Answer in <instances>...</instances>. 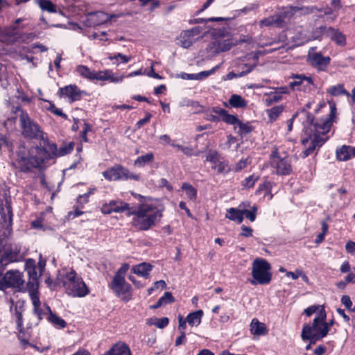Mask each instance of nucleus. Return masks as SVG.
<instances>
[{"label":"nucleus","instance_id":"1","mask_svg":"<svg viewBox=\"0 0 355 355\" xmlns=\"http://www.w3.org/2000/svg\"><path fill=\"white\" fill-rule=\"evenodd\" d=\"M330 113L328 117L315 120L314 116L307 112L302 111L306 119L302 122L303 129L300 135V143L304 150L300 156L304 159L312 155L327 142L329 137L326 135L330 131L333 119L336 117V107L333 101H329Z\"/></svg>","mask_w":355,"mask_h":355},{"label":"nucleus","instance_id":"2","mask_svg":"<svg viewBox=\"0 0 355 355\" xmlns=\"http://www.w3.org/2000/svg\"><path fill=\"white\" fill-rule=\"evenodd\" d=\"M101 210L103 214L127 211L128 216H133L131 221L133 227L139 231H148L160 221L164 207L162 205L141 203L135 208L123 201L110 200L109 203L103 204Z\"/></svg>","mask_w":355,"mask_h":355},{"label":"nucleus","instance_id":"3","mask_svg":"<svg viewBox=\"0 0 355 355\" xmlns=\"http://www.w3.org/2000/svg\"><path fill=\"white\" fill-rule=\"evenodd\" d=\"M44 146H35L27 149L21 146L17 152L16 163L19 171L24 173L32 171L33 168H40L45 161L53 157H57L58 148L55 143L49 139H42Z\"/></svg>","mask_w":355,"mask_h":355},{"label":"nucleus","instance_id":"4","mask_svg":"<svg viewBox=\"0 0 355 355\" xmlns=\"http://www.w3.org/2000/svg\"><path fill=\"white\" fill-rule=\"evenodd\" d=\"M54 286L64 288L66 294L72 297H84L89 293V288L73 268L58 276Z\"/></svg>","mask_w":355,"mask_h":355},{"label":"nucleus","instance_id":"5","mask_svg":"<svg viewBox=\"0 0 355 355\" xmlns=\"http://www.w3.org/2000/svg\"><path fill=\"white\" fill-rule=\"evenodd\" d=\"M327 313L323 307L321 308L317 316L313 320V323L304 324L302 327L301 338L302 340H311V343H315L322 340L329 334L327 325L324 324Z\"/></svg>","mask_w":355,"mask_h":355},{"label":"nucleus","instance_id":"6","mask_svg":"<svg viewBox=\"0 0 355 355\" xmlns=\"http://www.w3.org/2000/svg\"><path fill=\"white\" fill-rule=\"evenodd\" d=\"M129 268V263H122L108 285L110 289L114 292L116 296L121 298L125 302L130 301L132 299L133 294L132 286L125 281V278Z\"/></svg>","mask_w":355,"mask_h":355},{"label":"nucleus","instance_id":"7","mask_svg":"<svg viewBox=\"0 0 355 355\" xmlns=\"http://www.w3.org/2000/svg\"><path fill=\"white\" fill-rule=\"evenodd\" d=\"M20 111L19 126L22 136L26 139H44V132L40 125L33 120L28 114L17 106L14 112Z\"/></svg>","mask_w":355,"mask_h":355},{"label":"nucleus","instance_id":"8","mask_svg":"<svg viewBox=\"0 0 355 355\" xmlns=\"http://www.w3.org/2000/svg\"><path fill=\"white\" fill-rule=\"evenodd\" d=\"M271 265L263 258H256L252 263L251 275L252 279L250 282L252 285H267L272 280Z\"/></svg>","mask_w":355,"mask_h":355},{"label":"nucleus","instance_id":"9","mask_svg":"<svg viewBox=\"0 0 355 355\" xmlns=\"http://www.w3.org/2000/svg\"><path fill=\"white\" fill-rule=\"evenodd\" d=\"M12 198L9 193L5 192L0 198V225L5 229V236H9L12 234Z\"/></svg>","mask_w":355,"mask_h":355},{"label":"nucleus","instance_id":"10","mask_svg":"<svg viewBox=\"0 0 355 355\" xmlns=\"http://www.w3.org/2000/svg\"><path fill=\"white\" fill-rule=\"evenodd\" d=\"M103 178L107 181H126L132 180L139 181L140 175L132 173L129 169L120 164H116L102 172Z\"/></svg>","mask_w":355,"mask_h":355},{"label":"nucleus","instance_id":"11","mask_svg":"<svg viewBox=\"0 0 355 355\" xmlns=\"http://www.w3.org/2000/svg\"><path fill=\"white\" fill-rule=\"evenodd\" d=\"M270 165L280 176L289 175L293 172L291 160L288 156L280 157L277 148H275L270 155Z\"/></svg>","mask_w":355,"mask_h":355},{"label":"nucleus","instance_id":"12","mask_svg":"<svg viewBox=\"0 0 355 355\" xmlns=\"http://www.w3.org/2000/svg\"><path fill=\"white\" fill-rule=\"evenodd\" d=\"M288 78L293 79V81L290 82V88L292 91L309 93L313 89L314 81L313 78L306 76L304 73H291Z\"/></svg>","mask_w":355,"mask_h":355},{"label":"nucleus","instance_id":"13","mask_svg":"<svg viewBox=\"0 0 355 355\" xmlns=\"http://www.w3.org/2000/svg\"><path fill=\"white\" fill-rule=\"evenodd\" d=\"M21 246L16 243L6 244L3 253L0 257V270H3L10 263L19 261L20 259Z\"/></svg>","mask_w":355,"mask_h":355},{"label":"nucleus","instance_id":"14","mask_svg":"<svg viewBox=\"0 0 355 355\" xmlns=\"http://www.w3.org/2000/svg\"><path fill=\"white\" fill-rule=\"evenodd\" d=\"M24 270L28 276L26 287L31 290H38L40 285V278L42 275L37 274V265L35 259L28 258L25 260Z\"/></svg>","mask_w":355,"mask_h":355},{"label":"nucleus","instance_id":"15","mask_svg":"<svg viewBox=\"0 0 355 355\" xmlns=\"http://www.w3.org/2000/svg\"><path fill=\"white\" fill-rule=\"evenodd\" d=\"M315 33L324 35L339 46L346 45V36L339 29L321 26L316 28Z\"/></svg>","mask_w":355,"mask_h":355},{"label":"nucleus","instance_id":"16","mask_svg":"<svg viewBox=\"0 0 355 355\" xmlns=\"http://www.w3.org/2000/svg\"><path fill=\"white\" fill-rule=\"evenodd\" d=\"M60 96H65L71 103L80 101L83 96L88 95L87 92L81 90L76 85H69L58 89Z\"/></svg>","mask_w":355,"mask_h":355},{"label":"nucleus","instance_id":"17","mask_svg":"<svg viewBox=\"0 0 355 355\" xmlns=\"http://www.w3.org/2000/svg\"><path fill=\"white\" fill-rule=\"evenodd\" d=\"M289 11L283 10L278 13H275L268 17L261 19L259 21L261 27L275 26L277 28H284L286 26L285 19Z\"/></svg>","mask_w":355,"mask_h":355},{"label":"nucleus","instance_id":"18","mask_svg":"<svg viewBox=\"0 0 355 355\" xmlns=\"http://www.w3.org/2000/svg\"><path fill=\"white\" fill-rule=\"evenodd\" d=\"M227 124L234 126V130L241 139L246 138L254 129L250 121L244 122L240 120L237 115H234L233 122H229Z\"/></svg>","mask_w":355,"mask_h":355},{"label":"nucleus","instance_id":"19","mask_svg":"<svg viewBox=\"0 0 355 355\" xmlns=\"http://www.w3.org/2000/svg\"><path fill=\"white\" fill-rule=\"evenodd\" d=\"M250 205V202H242L239 205V208L231 207L227 209L225 217L230 220L241 224L243 220V208L249 207Z\"/></svg>","mask_w":355,"mask_h":355},{"label":"nucleus","instance_id":"20","mask_svg":"<svg viewBox=\"0 0 355 355\" xmlns=\"http://www.w3.org/2000/svg\"><path fill=\"white\" fill-rule=\"evenodd\" d=\"M331 58L329 56H324L320 52L313 53L309 56V62L313 67L318 68L320 70H324L330 64Z\"/></svg>","mask_w":355,"mask_h":355},{"label":"nucleus","instance_id":"21","mask_svg":"<svg viewBox=\"0 0 355 355\" xmlns=\"http://www.w3.org/2000/svg\"><path fill=\"white\" fill-rule=\"evenodd\" d=\"M234 45L232 40L227 39L211 43L209 49L214 53L218 54L230 50Z\"/></svg>","mask_w":355,"mask_h":355},{"label":"nucleus","instance_id":"22","mask_svg":"<svg viewBox=\"0 0 355 355\" xmlns=\"http://www.w3.org/2000/svg\"><path fill=\"white\" fill-rule=\"evenodd\" d=\"M198 33V28H192L183 31L180 36V42L183 47L189 48L193 44V37Z\"/></svg>","mask_w":355,"mask_h":355},{"label":"nucleus","instance_id":"23","mask_svg":"<svg viewBox=\"0 0 355 355\" xmlns=\"http://www.w3.org/2000/svg\"><path fill=\"white\" fill-rule=\"evenodd\" d=\"M153 266L150 263L143 262L134 266L132 268V272L140 277L148 279L150 275V272L153 270Z\"/></svg>","mask_w":355,"mask_h":355},{"label":"nucleus","instance_id":"24","mask_svg":"<svg viewBox=\"0 0 355 355\" xmlns=\"http://www.w3.org/2000/svg\"><path fill=\"white\" fill-rule=\"evenodd\" d=\"M103 355H132L130 347L125 343H118L107 351Z\"/></svg>","mask_w":355,"mask_h":355},{"label":"nucleus","instance_id":"25","mask_svg":"<svg viewBox=\"0 0 355 355\" xmlns=\"http://www.w3.org/2000/svg\"><path fill=\"white\" fill-rule=\"evenodd\" d=\"M250 331L253 335H266L268 333V329L266 324L260 322L258 319L254 318L250 323Z\"/></svg>","mask_w":355,"mask_h":355},{"label":"nucleus","instance_id":"26","mask_svg":"<svg viewBox=\"0 0 355 355\" xmlns=\"http://www.w3.org/2000/svg\"><path fill=\"white\" fill-rule=\"evenodd\" d=\"M46 320L49 323H51L54 327L57 329H63L67 325V322L61 317L55 313H51L50 315H47Z\"/></svg>","mask_w":355,"mask_h":355},{"label":"nucleus","instance_id":"27","mask_svg":"<svg viewBox=\"0 0 355 355\" xmlns=\"http://www.w3.org/2000/svg\"><path fill=\"white\" fill-rule=\"evenodd\" d=\"M211 112L218 114V116H220L221 121L227 124L229 122H233L234 119V115L229 114L226 110L218 106L213 107L211 108Z\"/></svg>","mask_w":355,"mask_h":355},{"label":"nucleus","instance_id":"28","mask_svg":"<svg viewBox=\"0 0 355 355\" xmlns=\"http://www.w3.org/2000/svg\"><path fill=\"white\" fill-rule=\"evenodd\" d=\"M276 184L268 180L267 178H265L263 182L260 184L258 188L256 190V195H261L262 193H264V196H267L268 194H271L272 189Z\"/></svg>","mask_w":355,"mask_h":355},{"label":"nucleus","instance_id":"29","mask_svg":"<svg viewBox=\"0 0 355 355\" xmlns=\"http://www.w3.org/2000/svg\"><path fill=\"white\" fill-rule=\"evenodd\" d=\"M202 315H203L202 310H200V309L197 310L196 311L189 313L187 315V321L190 326L198 327L201 322Z\"/></svg>","mask_w":355,"mask_h":355},{"label":"nucleus","instance_id":"30","mask_svg":"<svg viewBox=\"0 0 355 355\" xmlns=\"http://www.w3.org/2000/svg\"><path fill=\"white\" fill-rule=\"evenodd\" d=\"M229 104L234 108H244L247 106V101L239 94H232L229 98Z\"/></svg>","mask_w":355,"mask_h":355},{"label":"nucleus","instance_id":"31","mask_svg":"<svg viewBox=\"0 0 355 355\" xmlns=\"http://www.w3.org/2000/svg\"><path fill=\"white\" fill-rule=\"evenodd\" d=\"M154 154L153 153H148L144 155L139 156L134 162V165L137 167H144L146 164H148L153 162Z\"/></svg>","mask_w":355,"mask_h":355},{"label":"nucleus","instance_id":"32","mask_svg":"<svg viewBox=\"0 0 355 355\" xmlns=\"http://www.w3.org/2000/svg\"><path fill=\"white\" fill-rule=\"evenodd\" d=\"M284 110V105H276L267 110L266 112L270 122L275 121Z\"/></svg>","mask_w":355,"mask_h":355},{"label":"nucleus","instance_id":"33","mask_svg":"<svg viewBox=\"0 0 355 355\" xmlns=\"http://www.w3.org/2000/svg\"><path fill=\"white\" fill-rule=\"evenodd\" d=\"M327 92L334 96L341 95L350 96V94L344 88L343 84H338L330 87L327 89Z\"/></svg>","mask_w":355,"mask_h":355},{"label":"nucleus","instance_id":"34","mask_svg":"<svg viewBox=\"0 0 355 355\" xmlns=\"http://www.w3.org/2000/svg\"><path fill=\"white\" fill-rule=\"evenodd\" d=\"M24 311V308L22 305L18 306L17 304L15 306V315L16 317V324L17 329L21 332L24 329L23 327V315L22 312Z\"/></svg>","mask_w":355,"mask_h":355},{"label":"nucleus","instance_id":"35","mask_svg":"<svg viewBox=\"0 0 355 355\" xmlns=\"http://www.w3.org/2000/svg\"><path fill=\"white\" fill-rule=\"evenodd\" d=\"M94 76H93V80H110L112 82H115L116 79L112 78V72L108 70L105 71H94Z\"/></svg>","mask_w":355,"mask_h":355},{"label":"nucleus","instance_id":"36","mask_svg":"<svg viewBox=\"0 0 355 355\" xmlns=\"http://www.w3.org/2000/svg\"><path fill=\"white\" fill-rule=\"evenodd\" d=\"M77 73L84 78H86L89 80H93L94 76V71H92L87 66L85 65H78L76 67Z\"/></svg>","mask_w":355,"mask_h":355},{"label":"nucleus","instance_id":"37","mask_svg":"<svg viewBox=\"0 0 355 355\" xmlns=\"http://www.w3.org/2000/svg\"><path fill=\"white\" fill-rule=\"evenodd\" d=\"M75 143L71 141L69 143L63 142L62 144L58 148V153L57 157H63L71 153L74 148Z\"/></svg>","mask_w":355,"mask_h":355},{"label":"nucleus","instance_id":"38","mask_svg":"<svg viewBox=\"0 0 355 355\" xmlns=\"http://www.w3.org/2000/svg\"><path fill=\"white\" fill-rule=\"evenodd\" d=\"M182 189L185 191L187 196L191 200H195L197 198V189L191 184L184 182L182 185Z\"/></svg>","mask_w":355,"mask_h":355},{"label":"nucleus","instance_id":"39","mask_svg":"<svg viewBox=\"0 0 355 355\" xmlns=\"http://www.w3.org/2000/svg\"><path fill=\"white\" fill-rule=\"evenodd\" d=\"M96 190V187L89 188L87 192L78 196L77 203L80 205V208H83L84 205L89 202L90 196L94 194Z\"/></svg>","mask_w":355,"mask_h":355},{"label":"nucleus","instance_id":"40","mask_svg":"<svg viewBox=\"0 0 355 355\" xmlns=\"http://www.w3.org/2000/svg\"><path fill=\"white\" fill-rule=\"evenodd\" d=\"M260 176L255 173L245 178L241 182V186L245 189H250L254 187L255 183L259 180Z\"/></svg>","mask_w":355,"mask_h":355},{"label":"nucleus","instance_id":"41","mask_svg":"<svg viewBox=\"0 0 355 355\" xmlns=\"http://www.w3.org/2000/svg\"><path fill=\"white\" fill-rule=\"evenodd\" d=\"M38 5L42 10L54 13L57 12L56 6L50 0H39Z\"/></svg>","mask_w":355,"mask_h":355},{"label":"nucleus","instance_id":"42","mask_svg":"<svg viewBox=\"0 0 355 355\" xmlns=\"http://www.w3.org/2000/svg\"><path fill=\"white\" fill-rule=\"evenodd\" d=\"M45 101L49 103V105L46 107V109L48 111L51 112L56 116L62 117L64 119H67V115L64 113L61 109L57 108L55 105L52 101L47 100H45Z\"/></svg>","mask_w":355,"mask_h":355},{"label":"nucleus","instance_id":"43","mask_svg":"<svg viewBox=\"0 0 355 355\" xmlns=\"http://www.w3.org/2000/svg\"><path fill=\"white\" fill-rule=\"evenodd\" d=\"M336 157L337 159L340 161H347L350 159L348 146L343 145L340 149L337 150Z\"/></svg>","mask_w":355,"mask_h":355},{"label":"nucleus","instance_id":"44","mask_svg":"<svg viewBox=\"0 0 355 355\" xmlns=\"http://www.w3.org/2000/svg\"><path fill=\"white\" fill-rule=\"evenodd\" d=\"M258 207L257 205H254L250 210L243 208V217L244 216L251 222H254L256 220L257 214Z\"/></svg>","mask_w":355,"mask_h":355},{"label":"nucleus","instance_id":"45","mask_svg":"<svg viewBox=\"0 0 355 355\" xmlns=\"http://www.w3.org/2000/svg\"><path fill=\"white\" fill-rule=\"evenodd\" d=\"M228 162L227 161H219L215 166H213L212 168L217 171L218 173H227L230 170L227 168Z\"/></svg>","mask_w":355,"mask_h":355},{"label":"nucleus","instance_id":"46","mask_svg":"<svg viewBox=\"0 0 355 355\" xmlns=\"http://www.w3.org/2000/svg\"><path fill=\"white\" fill-rule=\"evenodd\" d=\"M27 289L30 293V296L33 307L36 306H40L41 302L37 290H31L30 288H27Z\"/></svg>","mask_w":355,"mask_h":355},{"label":"nucleus","instance_id":"47","mask_svg":"<svg viewBox=\"0 0 355 355\" xmlns=\"http://www.w3.org/2000/svg\"><path fill=\"white\" fill-rule=\"evenodd\" d=\"M90 131H92V125L87 122H84L83 130L80 133V136L83 141L88 142L89 140L87 137V132H89Z\"/></svg>","mask_w":355,"mask_h":355},{"label":"nucleus","instance_id":"48","mask_svg":"<svg viewBox=\"0 0 355 355\" xmlns=\"http://www.w3.org/2000/svg\"><path fill=\"white\" fill-rule=\"evenodd\" d=\"M282 99V96H280V94L275 91V92H271L266 101L268 103V105H270L274 103H277Z\"/></svg>","mask_w":355,"mask_h":355},{"label":"nucleus","instance_id":"49","mask_svg":"<svg viewBox=\"0 0 355 355\" xmlns=\"http://www.w3.org/2000/svg\"><path fill=\"white\" fill-rule=\"evenodd\" d=\"M217 151H211L206 156L205 162H209L214 166L220 161Z\"/></svg>","mask_w":355,"mask_h":355},{"label":"nucleus","instance_id":"50","mask_svg":"<svg viewBox=\"0 0 355 355\" xmlns=\"http://www.w3.org/2000/svg\"><path fill=\"white\" fill-rule=\"evenodd\" d=\"M159 300H162V302L164 305L173 303L175 301V299L173 296L172 293L168 291L165 292L163 296H162Z\"/></svg>","mask_w":355,"mask_h":355},{"label":"nucleus","instance_id":"51","mask_svg":"<svg viewBox=\"0 0 355 355\" xmlns=\"http://www.w3.org/2000/svg\"><path fill=\"white\" fill-rule=\"evenodd\" d=\"M169 324V319L167 317H162L161 318H155V326L159 329H164Z\"/></svg>","mask_w":355,"mask_h":355},{"label":"nucleus","instance_id":"52","mask_svg":"<svg viewBox=\"0 0 355 355\" xmlns=\"http://www.w3.org/2000/svg\"><path fill=\"white\" fill-rule=\"evenodd\" d=\"M219 68V66L217 65L214 67H213L212 69H211L210 70H207V71H202L198 73H197V78L198 80H202L203 78H205L212 74H214L215 73V71Z\"/></svg>","mask_w":355,"mask_h":355},{"label":"nucleus","instance_id":"53","mask_svg":"<svg viewBox=\"0 0 355 355\" xmlns=\"http://www.w3.org/2000/svg\"><path fill=\"white\" fill-rule=\"evenodd\" d=\"M159 139L164 145L168 144L176 148L177 144H175L168 135H162L159 136Z\"/></svg>","mask_w":355,"mask_h":355},{"label":"nucleus","instance_id":"54","mask_svg":"<svg viewBox=\"0 0 355 355\" xmlns=\"http://www.w3.org/2000/svg\"><path fill=\"white\" fill-rule=\"evenodd\" d=\"M176 148L180 150L187 156L191 157L193 155H197V154H194L193 150L191 147L184 146L180 144H177Z\"/></svg>","mask_w":355,"mask_h":355},{"label":"nucleus","instance_id":"55","mask_svg":"<svg viewBox=\"0 0 355 355\" xmlns=\"http://www.w3.org/2000/svg\"><path fill=\"white\" fill-rule=\"evenodd\" d=\"M152 118V114L149 112L146 114V116L141 119H139L135 124V127L137 129L141 128L145 124L148 123L150 119Z\"/></svg>","mask_w":355,"mask_h":355},{"label":"nucleus","instance_id":"56","mask_svg":"<svg viewBox=\"0 0 355 355\" xmlns=\"http://www.w3.org/2000/svg\"><path fill=\"white\" fill-rule=\"evenodd\" d=\"M155 64H157V62H154V61H153L151 62L150 70V71H148L146 74L148 77L153 78H155V79L161 80V79L163 78V77L162 76H160L159 74H158L157 73H156L155 71L154 65Z\"/></svg>","mask_w":355,"mask_h":355},{"label":"nucleus","instance_id":"57","mask_svg":"<svg viewBox=\"0 0 355 355\" xmlns=\"http://www.w3.org/2000/svg\"><path fill=\"white\" fill-rule=\"evenodd\" d=\"M241 232L240 233V236L245 238L252 236L253 230L250 227H247L243 225L241 227Z\"/></svg>","mask_w":355,"mask_h":355},{"label":"nucleus","instance_id":"58","mask_svg":"<svg viewBox=\"0 0 355 355\" xmlns=\"http://www.w3.org/2000/svg\"><path fill=\"white\" fill-rule=\"evenodd\" d=\"M248 159H241L239 162H237L234 168V172H240L243 169H244L248 166Z\"/></svg>","mask_w":355,"mask_h":355},{"label":"nucleus","instance_id":"59","mask_svg":"<svg viewBox=\"0 0 355 355\" xmlns=\"http://www.w3.org/2000/svg\"><path fill=\"white\" fill-rule=\"evenodd\" d=\"M118 58H120L121 62H123V63H127L131 59L130 57L125 55L121 53H117L114 54L113 56L110 57V60H118Z\"/></svg>","mask_w":355,"mask_h":355},{"label":"nucleus","instance_id":"60","mask_svg":"<svg viewBox=\"0 0 355 355\" xmlns=\"http://www.w3.org/2000/svg\"><path fill=\"white\" fill-rule=\"evenodd\" d=\"M341 303L345 306V307L349 311L351 307L352 306V302L349 295H343L341 297Z\"/></svg>","mask_w":355,"mask_h":355},{"label":"nucleus","instance_id":"61","mask_svg":"<svg viewBox=\"0 0 355 355\" xmlns=\"http://www.w3.org/2000/svg\"><path fill=\"white\" fill-rule=\"evenodd\" d=\"M33 313L37 316L39 321L43 319V315L45 314L44 311L41 308V305L33 307Z\"/></svg>","mask_w":355,"mask_h":355},{"label":"nucleus","instance_id":"62","mask_svg":"<svg viewBox=\"0 0 355 355\" xmlns=\"http://www.w3.org/2000/svg\"><path fill=\"white\" fill-rule=\"evenodd\" d=\"M36 265L37 268L38 269V272L40 275H42L46 267V260L43 259L41 255L40 256V259Z\"/></svg>","mask_w":355,"mask_h":355},{"label":"nucleus","instance_id":"63","mask_svg":"<svg viewBox=\"0 0 355 355\" xmlns=\"http://www.w3.org/2000/svg\"><path fill=\"white\" fill-rule=\"evenodd\" d=\"M180 333V336L176 338L175 346H180L182 344H185L187 340L185 331H181Z\"/></svg>","mask_w":355,"mask_h":355},{"label":"nucleus","instance_id":"64","mask_svg":"<svg viewBox=\"0 0 355 355\" xmlns=\"http://www.w3.org/2000/svg\"><path fill=\"white\" fill-rule=\"evenodd\" d=\"M345 250L348 253L355 255V242L352 241L347 242L345 245Z\"/></svg>","mask_w":355,"mask_h":355}]
</instances>
